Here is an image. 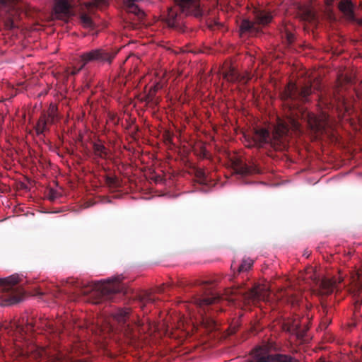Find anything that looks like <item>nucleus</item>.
<instances>
[{
    "mask_svg": "<svg viewBox=\"0 0 362 362\" xmlns=\"http://www.w3.org/2000/svg\"><path fill=\"white\" fill-rule=\"evenodd\" d=\"M311 93V85L305 86L302 88L300 92H299L296 84L290 82L281 94V99L284 101V105L291 111L290 115L286 116V120L281 119H278L272 139H270L269 133L267 129H256L253 134L252 140L247 141V146L260 147L263 144L270 141L276 148L281 149V148H284L288 141L289 130L291 129L294 132L299 131L300 124L298 121V118L300 117V115L303 119L308 121L313 130L317 132L324 131L329 121L328 116L326 113L322 112L320 115L317 116L310 112H303L300 110H296L298 108V101H306L308 96Z\"/></svg>",
    "mask_w": 362,
    "mask_h": 362,
    "instance_id": "nucleus-1",
    "label": "nucleus"
},
{
    "mask_svg": "<svg viewBox=\"0 0 362 362\" xmlns=\"http://www.w3.org/2000/svg\"><path fill=\"white\" fill-rule=\"evenodd\" d=\"M203 294L193 298L194 304L199 308L216 303L223 299L228 302H243L249 304L259 300H265L269 295V289L265 285H257L249 292L244 293L240 287H232L226 289L222 296H220L211 284L204 282Z\"/></svg>",
    "mask_w": 362,
    "mask_h": 362,
    "instance_id": "nucleus-2",
    "label": "nucleus"
},
{
    "mask_svg": "<svg viewBox=\"0 0 362 362\" xmlns=\"http://www.w3.org/2000/svg\"><path fill=\"white\" fill-rule=\"evenodd\" d=\"M122 279V276H113L105 281H100L82 292L85 295L88 294V300L94 304H99L105 300H113L116 293H125L124 286L121 284Z\"/></svg>",
    "mask_w": 362,
    "mask_h": 362,
    "instance_id": "nucleus-3",
    "label": "nucleus"
},
{
    "mask_svg": "<svg viewBox=\"0 0 362 362\" xmlns=\"http://www.w3.org/2000/svg\"><path fill=\"white\" fill-rule=\"evenodd\" d=\"M20 354L30 361L39 360V362H89L86 359H78L74 356H68L61 351H51L36 344H29L26 347H21Z\"/></svg>",
    "mask_w": 362,
    "mask_h": 362,
    "instance_id": "nucleus-4",
    "label": "nucleus"
},
{
    "mask_svg": "<svg viewBox=\"0 0 362 362\" xmlns=\"http://www.w3.org/2000/svg\"><path fill=\"white\" fill-rule=\"evenodd\" d=\"M18 281V274L0 279V292L3 293L0 303L1 306L13 305L23 300V291L16 286Z\"/></svg>",
    "mask_w": 362,
    "mask_h": 362,
    "instance_id": "nucleus-5",
    "label": "nucleus"
},
{
    "mask_svg": "<svg viewBox=\"0 0 362 362\" xmlns=\"http://www.w3.org/2000/svg\"><path fill=\"white\" fill-rule=\"evenodd\" d=\"M115 53L110 52L103 48L93 49L80 54L79 59L81 67L89 63L110 64L115 57Z\"/></svg>",
    "mask_w": 362,
    "mask_h": 362,
    "instance_id": "nucleus-6",
    "label": "nucleus"
},
{
    "mask_svg": "<svg viewBox=\"0 0 362 362\" xmlns=\"http://www.w3.org/2000/svg\"><path fill=\"white\" fill-rule=\"evenodd\" d=\"M255 21L243 20L240 25L242 32H257V25H265L269 23L272 20L271 13L255 8L253 11Z\"/></svg>",
    "mask_w": 362,
    "mask_h": 362,
    "instance_id": "nucleus-7",
    "label": "nucleus"
},
{
    "mask_svg": "<svg viewBox=\"0 0 362 362\" xmlns=\"http://www.w3.org/2000/svg\"><path fill=\"white\" fill-rule=\"evenodd\" d=\"M53 325L51 322L47 320H35V323L30 322L25 327L18 324V322H11L9 324V328L6 327L5 329H8V332H13V334H19L23 336L24 334H27L28 331L30 329H35L37 328L47 327L50 330H53Z\"/></svg>",
    "mask_w": 362,
    "mask_h": 362,
    "instance_id": "nucleus-8",
    "label": "nucleus"
},
{
    "mask_svg": "<svg viewBox=\"0 0 362 362\" xmlns=\"http://www.w3.org/2000/svg\"><path fill=\"white\" fill-rule=\"evenodd\" d=\"M182 12L187 15L199 17L202 15L199 0H175Z\"/></svg>",
    "mask_w": 362,
    "mask_h": 362,
    "instance_id": "nucleus-9",
    "label": "nucleus"
},
{
    "mask_svg": "<svg viewBox=\"0 0 362 362\" xmlns=\"http://www.w3.org/2000/svg\"><path fill=\"white\" fill-rule=\"evenodd\" d=\"M343 281V277L339 276L337 279L325 278L320 284V292L323 295H328L332 293L337 288V284Z\"/></svg>",
    "mask_w": 362,
    "mask_h": 362,
    "instance_id": "nucleus-10",
    "label": "nucleus"
},
{
    "mask_svg": "<svg viewBox=\"0 0 362 362\" xmlns=\"http://www.w3.org/2000/svg\"><path fill=\"white\" fill-rule=\"evenodd\" d=\"M56 18H62L67 17L70 14V7L66 0H57L54 7Z\"/></svg>",
    "mask_w": 362,
    "mask_h": 362,
    "instance_id": "nucleus-11",
    "label": "nucleus"
},
{
    "mask_svg": "<svg viewBox=\"0 0 362 362\" xmlns=\"http://www.w3.org/2000/svg\"><path fill=\"white\" fill-rule=\"evenodd\" d=\"M111 315L114 320L124 325L130 317V309L128 308H117Z\"/></svg>",
    "mask_w": 362,
    "mask_h": 362,
    "instance_id": "nucleus-12",
    "label": "nucleus"
},
{
    "mask_svg": "<svg viewBox=\"0 0 362 362\" xmlns=\"http://www.w3.org/2000/svg\"><path fill=\"white\" fill-rule=\"evenodd\" d=\"M339 10L349 18H354V4L349 0H342L339 4Z\"/></svg>",
    "mask_w": 362,
    "mask_h": 362,
    "instance_id": "nucleus-13",
    "label": "nucleus"
},
{
    "mask_svg": "<svg viewBox=\"0 0 362 362\" xmlns=\"http://www.w3.org/2000/svg\"><path fill=\"white\" fill-rule=\"evenodd\" d=\"M351 288L356 291L362 289V270L354 272L350 278Z\"/></svg>",
    "mask_w": 362,
    "mask_h": 362,
    "instance_id": "nucleus-14",
    "label": "nucleus"
},
{
    "mask_svg": "<svg viewBox=\"0 0 362 362\" xmlns=\"http://www.w3.org/2000/svg\"><path fill=\"white\" fill-rule=\"evenodd\" d=\"M253 260L250 258H244L242 261V263L239 266H236L234 262L231 264V269L233 270L237 269L238 272H247L249 269H250L253 265Z\"/></svg>",
    "mask_w": 362,
    "mask_h": 362,
    "instance_id": "nucleus-15",
    "label": "nucleus"
},
{
    "mask_svg": "<svg viewBox=\"0 0 362 362\" xmlns=\"http://www.w3.org/2000/svg\"><path fill=\"white\" fill-rule=\"evenodd\" d=\"M47 124H49L46 119V116H42L35 127V131L37 135L44 134L48 130Z\"/></svg>",
    "mask_w": 362,
    "mask_h": 362,
    "instance_id": "nucleus-16",
    "label": "nucleus"
},
{
    "mask_svg": "<svg viewBox=\"0 0 362 362\" xmlns=\"http://www.w3.org/2000/svg\"><path fill=\"white\" fill-rule=\"evenodd\" d=\"M107 0H91L83 3L85 8L88 10H91L95 8H102L103 7L107 6Z\"/></svg>",
    "mask_w": 362,
    "mask_h": 362,
    "instance_id": "nucleus-17",
    "label": "nucleus"
},
{
    "mask_svg": "<svg viewBox=\"0 0 362 362\" xmlns=\"http://www.w3.org/2000/svg\"><path fill=\"white\" fill-rule=\"evenodd\" d=\"M223 78L230 82H235L238 78L237 71L233 67H228L226 70L223 71Z\"/></svg>",
    "mask_w": 362,
    "mask_h": 362,
    "instance_id": "nucleus-18",
    "label": "nucleus"
},
{
    "mask_svg": "<svg viewBox=\"0 0 362 362\" xmlns=\"http://www.w3.org/2000/svg\"><path fill=\"white\" fill-rule=\"evenodd\" d=\"M46 119L49 124H54L58 120L57 107L55 105L51 104L49 105Z\"/></svg>",
    "mask_w": 362,
    "mask_h": 362,
    "instance_id": "nucleus-19",
    "label": "nucleus"
},
{
    "mask_svg": "<svg viewBox=\"0 0 362 362\" xmlns=\"http://www.w3.org/2000/svg\"><path fill=\"white\" fill-rule=\"evenodd\" d=\"M93 151L95 155L100 158H105L107 156V150L105 146L100 143L93 144Z\"/></svg>",
    "mask_w": 362,
    "mask_h": 362,
    "instance_id": "nucleus-20",
    "label": "nucleus"
},
{
    "mask_svg": "<svg viewBox=\"0 0 362 362\" xmlns=\"http://www.w3.org/2000/svg\"><path fill=\"white\" fill-rule=\"evenodd\" d=\"M177 18V11H175L174 8H170L168 10V16H167V21L168 22V24L170 25H174V23L175 21V19Z\"/></svg>",
    "mask_w": 362,
    "mask_h": 362,
    "instance_id": "nucleus-21",
    "label": "nucleus"
},
{
    "mask_svg": "<svg viewBox=\"0 0 362 362\" xmlns=\"http://www.w3.org/2000/svg\"><path fill=\"white\" fill-rule=\"evenodd\" d=\"M81 21L83 25L86 28H90L93 26L92 19L86 13L81 15Z\"/></svg>",
    "mask_w": 362,
    "mask_h": 362,
    "instance_id": "nucleus-22",
    "label": "nucleus"
},
{
    "mask_svg": "<svg viewBox=\"0 0 362 362\" xmlns=\"http://www.w3.org/2000/svg\"><path fill=\"white\" fill-rule=\"evenodd\" d=\"M286 325H288L287 331L288 332L297 331L300 327V322L296 320H294L292 322H288Z\"/></svg>",
    "mask_w": 362,
    "mask_h": 362,
    "instance_id": "nucleus-23",
    "label": "nucleus"
},
{
    "mask_svg": "<svg viewBox=\"0 0 362 362\" xmlns=\"http://www.w3.org/2000/svg\"><path fill=\"white\" fill-rule=\"evenodd\" d=\"M113 330V327L110 325L109 323H107L104 327L103 325H101V332H103L105 334V332H110Z\"/></svg>",
    "mask_w": 362,
    "mask_h": 362,
    "instance_id": "nucleus-24",
    "label": "nucleus"
},
{
    "mask_svg": "<svg viewBox=\"0 0 362 362\" xmlns=\"http://www.w3.org/2000/svg\"><path fill=\"white\" fill-rule=\"evenodd\" d=\"M286 32L288 41L289 42H291L294 39V35L291 32H288L287 30H286Z\"/></svg>",
    "mask_w": 362,
    "mask_h": 362,
    "instance_id": "nucleus-25",
    "label": "nucleus"
},
{
    "mask_svg": "<svg viewBox=\"0 0 362 362\" xmlns=\"http://www.w3.org/2000/svg\"><path fill=\"white\" fill-rule=\"evenodd\" d=\"M84 67H81V65L78 68H74L73 70L70 72L71 74L75 75L77 74L81 70H82Z\"/></svg>",
    "mask_w": 362,
    "mask_h": 362,
    "instance_id": "nucleus-26",
    "label": "nucleus"
},
{
    "mask_svg": "<svg viewBox=\"0 0 362 362\" xmlns=\"http://www.w3.org/2000/svg\"><path fill=\"white\" fill-rule=\"evenodd\" d=\"M313 17H314V15H313V13H312V11H308L307 12V16L305 17V19H306V20H310V19L313 18Z\"/></svg>",
    "mask_w": 362,
    "mask_h": 362,
    "instance_id": "nucleus-27",
    "label": "nucleus"
},
{
    "mask_svg": "<svg viewBox=\"0 0 362 362\" xmlns=\"http://www.w3.org/2000/svg\"><path fill=\"white\" fill-rule=\"evenodd\" d=\"M245 173H257V170H256L255 169L252 170L250 168L247 167Z\"/></svg>",
    "mask_w": 362,
    "mask_h": 362,
    "instance_id": "nucleus-28",
    "label": "nucleus"
},
{
    "mask_svg": "<svg viewBox=\"0 0 362 362\" xmlns=\"http://www.w3.org/2000/svg\"><path fill=\"white\" fill-rule=\"evenodd\" d=\"M11 0H0V5L6 6Z\"/></svg>",
    "mask_w": 362,
    "mask_h": 362,
    "instance_id": "nucleus-29",
    "label": "nucleus"
},
{
    "mask_svg": "<svg viewBox=\"0 0 362 362\" xmlns=\"http://www.w3.org/2000/svg\"><path fill=\"white\" fill-rule=\"evenodd\" d=\"M334 0H326V4L327 6H330L332 5V2H333Z\"/></svg>",
    "mask_w": 362,
    "mask_h": 362,
    "instance_id": "nucleus-30",
    "label": "nucleus"
},
{
    "mask_svg": "<svg viewBox=\"0 0 362 362\" xmlns=\"http://www.w3.org/2000/svg\"><path fill=\"white\" fill-rule=\"evenodd\" d=\"M198 175H199V176H202V175H204V173H203V172H201V171H200V172H198Z\"/></svg>",
    "mask_w": 362,
    "mask_h": 362,
    "instance_id": "nucleus-31",
    "label": "nucleus"
},
{
    "mask_svg": "<svg viewBox=\"0 0 362 362\" xmlns=\"http://www.w3.org/2000/svg\"><path fill=\"white\" fill-rule=\"evenodd\" d=\"M312 271H313V268H309L307 269L308 273L311 272Z\"/></svg>",
    "mask_w": 362,
    "mask_h": 362,
    "instance_id": "nucleus-32",
    "label": "nucleus"
}]
</instances>
